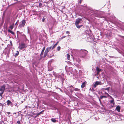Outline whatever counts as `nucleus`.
Masks as SVG:
<instances>
[{"label": "nucleus", "mask_w": 124, "mask_h": 124, "mask_svg": "<svg viewBox=\"0 0 124 124\" xmlns=\"http://www.w3.org/2000/svg\"><path fill=\"white\" fill-rule=\"evenodd\" d=\"M57 81L58 82H62L64 80V75L63 73H59L57 74L55 76Z\"/></svg>", "instance_id": "1"}, {"label": "nucleus", "mask_w": 124, "mask_h": 124, "mask_svg": "<svg viewBox=\"0 0 124 124\" xmlns=\"http://www.w3.org/2000/svg\"><path fill=\"white\" fill-rule=\"evenodd\" d=\"M80 54L85 56L88 53V51L85 50H81L80 51Z\"/></svg>", "instance_id": "2"}, {"label": "nucleus", "mask_w": 124, "mask_h": 124, "mask_svg": "<svg viewBox=\"0 0 124 124\" xmlns=\"http://www.w3.org/2000/svg\"><path fill=\"white\" fill-rule=\"evenodd\" d=\"M74 63L76 64L79 65L80 62V60L78 58H76V59L74 60Z\"/></svg>", "instance_id": "3"}, {"label": "nucleus", "mask_w": 124, "mask_h": 124, "mask_svg": "<svg viewBox=\"0 0 124 124\" xmlns=\"http://www.w3.org/2000/svg\"><path fill=\"white\" fill-rule=\"evenodd\" d=\"M95 84L93 85V87L95 88L96 86L98 85H101V82L96 81L95 82Z\"/></svg>", "instance_id": "4"}, {"label": "nucleus", "mask_w": 124, "mask_h": 124, "mask_svg": "<svg viewBox=\"0 0 124 124\" xmlns=\"http://www.w3.org/2000/svg\"><path fill=\"white\" fill-rule=\"evenodd\" d=\"M26 47V46L25 45V44L24 43H22L19 45L18 48L21 49H22L23 48H25Z\"/></svg>", "instance_id": "5"}, {"label": "nucleus", "mask_w": 124, "mask_h": 124, "mask_svg": "<svg viewBox=\"0 0 124 124\" xmlns=\"http://www.w3.org/2000/svg\"><path fill=\"white\" fill-rule=\"evenodd\" d=\"M6 86L5 85H3L1 86L0 88V91L1 92H4L5 90V89Z\"/></svg>", "instance_id": "6"}, {"label": "nucleus", "mask_w": 124, "mask_h": 124, "mask_svg": "<svg viewBox=\"0 0 124 124\" xmlns=\"http://www.w3.org/2000/svg\"><path fill=\"white\" fill-rule=\"evenodd\" d=\"M69 87L70 88V90L71 93H72L74 91V88L73 86L70 85H69Z\"/></svg>", "instance_id": "7"}, {"label": "nucleus", "mask_w": 124, "mask_h": 124, "mask_svg": "<svg viewBox=\"0 0 124 124\" xmlns=\"http://www.w3.org/2000/svg\"><path fill=\"white\" fill-rule=\"evenodd\" d=\"M25 20H23L22 22L19 25V26L20 27H24L25 24Z\"/></svg>", "instance_id": "8"}, {"label": "nucleus", "mask_w": 124, "mask_h": 124, "mask_svg": "<svg viewBox=\"0 0 124 124\" xmlns=\"http://www.w3.org/2000/svg\"><path fill=\"white\" fill-rule=\"evenodd\" d=\"M81 19L80 18H78L77 19L75 23V25L78 24L80 23Z\"/></svg>", "instance_id": "9"}, {"label": "nucleus", "mask_w": 124, "mask_h": 124, "mask_svg": "<svg viewBox=\"0 0 124 124\" xmlns=\"http://www.w3.org/2000/svg\"><path fill=\"white\" fill-rule=\"evenodd\" d=\"M52 46L47 47L46 49L45 52L46 53H48L50 51V49L51 48Z\"/></svg>", "instance_id": "10"}, {"label": "nucleus", "mask_w": 124, "mask_h": 124, "mask_svg": "<svg viewBox=\"0 0 124 124\" xmlns=\"http://www.w3.org/2000/svg\"><path fill=\"white\" fill-rule=\"evenodd\" d=\"M121 107L120 106H117L116 108V110L118 112H120V109Z\"/></svg>", "instance_id": "11"}, {"label": "nucleus", "mask_w": 124, "mask_h": 124, "mask_svg": "<svg viewBox=\"0 0 124 124\" xmlns=\"http://www.w3.org/2000/svg\"><path fill=\"white\" fill-rule=\"evenodd\" d=\"M96 70L97 72V74H99L100 71L102 70L101 69H100L98 67H97L96 68Z\"/></svg>", "instance_id": "12"}, {"label": "nucleus", "mask_w": 124, "mask_h": 124, "mask_svg": "<svg viewBox=\"0 0 124 124\" xmlns=\"http://www.w3.org/2000/svg\"><path fill=\"white\" fill-rule=\"evenodd\" d=\"M86 82H85L83 83L81 85V87L82 88H83L85 87V85L86 84Z\"/></svg>", "instance_id": "13"}, {"label": "nucleus", "mask_w": 124, "mask_h": 124, "mask_svg": "<svg viewBox=\"0 0 124 124\" xmlns=\"http://www.w3.org/2000/svg\"><path fill=\"white\" fill-rule=\"evenodd\" d=\"M7 105H8L9 106L10 105V104H11L12 102L11 101L9 100H8L7 102Z\"/></svg>", "instance_id": "14"}, {"label": "nucleus", "mask_w": 124, "mask_h": 124, "mask_svg": "<svg viewBox=\"0 0 124 124\" xmlns=\"http://www.w3.org/2000/svg\"><path fill=\"white\" fill-rule=\"evenodd\" d=\"M8 32L10 33L11 34H12L13 35H14L15 34L11 30L9 29H8Z\"/></svg>", "instance_id": "15"}, {"label": "nucleus", "mask_w": 124, "mask_h": 124, "mask_svg": "<svg viewBox=\"0 0 124 124\" xmlns=\"http://www.w3.org/2000/svg\"><path fill=\"white\" fill-rule=\"evenodd\" d=\"M51 121L54 123H55L56 121V120L55 118H52L51 119Z\"/></svg>", "instance_id": "16"}, {"label": "nucleus", "mask_w": 124, "mask_h": 124, "mask_svg": "<svg viewBox=\"0 0 124 124\" xmlns=\"http://www.w3.org/2000/svg\"><path fill=\"white\" fill-rule=\"evenodd\" d=\"M45 47H44L42 49V51L41 52V53L40 54V56H42V55L43 54V53L44 52L45 49Z\"/></svg>", "instance_id": "17"}, {"label": "nucleus", "mask_w": 124, "mask_h": 124, "mask_svg": "<svg viewBox=\"0 0 124 124\" xmlns=\"http://www.w3.org/2000/svg\"><path fill=\"white\" fill-rule=\"evenodd\" d=\"M110 102L111 104L113 103V104H114V99H112L110 101Z\"/></svg>", "instance_id": "18"}, {"label": "nucleus", "mask_w": 124, "mask_h": 124, "mask_svg": "<svg viewBox=\"0 0 124 124\" xmlns=\"http://www.w3.org/2000/svg\"><path fill=\"white\" fill-rule=\"evenodd\" d=\"M14 23H13L11 25H10L9 26V28L11 30H12L13 29L14 27Z\"/></svg>", "instance_id": "19"}, {"label": "nucleus", "mask_w": 124, "mask_h": 124, "mask_svg": "<svg viewBox=\"0 0 124 124\" xmlns=\"http://www.w3.org/2000/svg\"><path fill=\"white\" fill-rule=\"evenodd\" d=\"M76 26L77 28H78L79 29L81 28L82 26V25H79L78 24L76 25Z\"/></svg>", "instance_id": "20"}, {"label": "nucleus", "mask_w": 124, "mask_h": 124, "mask_svg": "<svg viewBox=\"0 0 124 124\" xmlns=\"http://www.w3.org/2000/svg\"><path fill=\"white\" fill-rule=\"evenodd\" d=\"M67 59L69 60H70V55L69 54H67Z\"/></svg>", "instance_id": "21"}, {"label": "nucleus", "mask_w": 124, "mask_h": 124, "mask_svg": "<svg viewBox=\"0 0 124 124\" xmlns=\"http://www.w3.org/2000/svg\"><path fill=\"white\" fill-rule=\"evenodd\" d=\"M19 53V52L18 51H17L16 53L15 54V56H17L18 55Z\"/></svg>", "instance_id": "22"}, {"label": "nucleus", "mask_w": 124, "mask_h": 124, "mask_svg": "<svg viewBox=\"0 0 124 124\" xmlns=\"http://www.w3.org/2000/svg\"><path fill=\"white\" fill-rule=\"evenodd\" d=\"M46 19V16H44L43 17V19H42V21L43 22H44L45 20Z\"/></svg>", "instance_id": "23"}, {"label": "nucleus", "mask_w": 124, "mask_h": 124, "mask_svg": "<svg viewBox=\"0 0 124 124\" xmlns=\"http://www.w3.org/2000/svg\"><path fill=\"white\" fill-rule=\"evenodd\" d=\"M30 28H29V27L27 28L28 33H30Z\"/></svg>", "instance_id": "24"}, {"label": "nucleus", "mask_w": 124, "mask_h": 124, "mask_svg": "<svg viewBox=\"0 0 124 124\" xmlns=\"http://www.w3.org/2000/svg\"><path fill=\"white\" fill-rule=\"evenodd\" d=\"M79 90V89L78 88H74V91H76L78 92Z\"/></svg>", "instance_id": "25"}, {"label": "nucleus", "mask_w": 124, "mask_h": 124, "mask_svg": "<svg viewBox=\"0 0 124 124\" xmlns=\"http://www.w3.org/2000/svg\"><path fill=\"white\" fill-rule=\"evenodd\" d=\"M107 97L105 96H101L100 97V98L101 99H102L103 98H106Z\"/></svg>", "instance_id": "26"}, {"label": "nucleus", "mask_w": 124, "mask_h": 124, "mask_svg": "<svg viewBox=\"0 0 124 124\" xmlns=\"http://www.w3.org/2000/svg\"><path fill=\"white\" fill-rule=\"evenodd\" d=\"M44 110L42 111H41L39 113H38V114H37V115L38 116V115H39L41 114L42 112H44Z\"/></svg>", "instance_id": "27"}, {"label": "nucleus", "mask_w": 124, "mask_h": 124, "mask_svg": "<svg viewBox=\"0 0 124 124\" xmlns=\"http://www.w3.org/2000/svg\"><path fill=\"white\" fill-rule=\"evenodd\" d=\"M47 54V53H46V52H45L44 56V57H46V56Z\"/></svg>", "instance_id": "28"}, {"label": "nucleus", "mask_w": 124, "mask_h": 124, "mask_svg": "<svg viewBox=\"0 0 124 124\" xmlns=\"http://www.w3.org/2000/svg\"><path fill=\"white\" fill-rule=\"evenodd\" d=\"M52 46L51 48L52 49H54L56 47V46L54 45L53 46Z\"/></svg>", "instance_id": "29"}, {"label": "nucleus", "mask_w": 124, "mask_h": 124, "mask_svg": "<svg viewBox=\"0 0 124 124\" xmlns=\"http://www.w3.org/2000/svg\"><path fill=\"white\" fill-rule=\"evenodd\" d=\"M4 92H1V93H0V96L1 97H2V94Z\"/></svg>", "instance_id": "30"}, {"label": "nucleus", "mask_w": 124, "mask_h": 124, "mask_svg": "<svg viewBox=\"0 0 124 124\" xmlns=\"http://www.w3.org/2000/svg\"><path fill=\"white\" fill-rule=\"evenodd\" d=\"M61 49V47L60 46H58L57 48V50L59 51Z\"/></svg>", "instance_id": "31"}, {"label": "nucleus", "mask_w": 124, "mask_h": 124, "mask_svg": "<svg viewBox=\"0 0 124 124\" xmlns=\"http://www.w3.org/2000/svg\"><path fill=\"white\" fill-rule=\"evenodd\" d=\"M103 89H105V90H108V91L109 90V88H103Z\"/></svg>", "instance_id": "32"}, {"label": "nucleus", "mask_w": 124, "mask_h": 124, "mask_svg": "<svg viewBox=\"0 0 124 124\" xmlns=\"http://www.w3.org/2000/svg\"><path fill=\"white\" fill-rule=\"evenodd\" d=\"M42 6V4L41 3H39V6L40 7H41Z\"/></svg>", "instance_id": "33"}, {"label": "nucleus", "mask_w": 124, "mask_h": 124, "mask_svg": "<svg viewBox=\"0 0 124 124\" xmlns=\"http://www.w3.org/2000/svg\"><path fill=\"white\" fill-rule=\"evenodd\" d=\"M17 123L18 124H21V123H20V122L19 121H18L17 122Z\"/></svg>", "instance_id": "34"}, {"label": "nucleus", "mask_w": 124, "mask_h": 124, "mask_svg": "<svg viewBox=\"0 0 124 124\" xmlns=\"http://www.w3.org/2000/svg\"><path fill=\"white\" fill-rule=\"evenodd\" d=\"M59 42L58 41L54 45L56 46L58 44Z\"/></svg>", "instance_id": "35"}, {"label": "nucleus", "mask_w": 124, "mask_h": 124, "mask_svg": "<svg viewBox=\"0 0 124 124\" xmlns=\"http://www.w3.org/2000/svg\"><path fill=\"white\" fill-rule=\"evenodd\" d=\"M109 97H110V98H111L112 99H114V98H112V97L111 96H110H110H109Z\"/></svg>", "instance_id": "36"}, {"label": "nucleus", "mask_w": 124, "mask_h": 124, "mask_svg": "<svg viewBox=\"0 0 124 124\" xmlns=\"http://www.w3.org/2000/svg\"><path fill=\"white\" fill-rule=\"evenodd\" d=\"M69 33V31H67L66 32V33L67 34L68 33Z\"/></svg>", "instance_id": "37"}, {"label": "nucleus", "mask_w": 124, "mask_h": 124, "mask_svg": "<svg viewBox=\"0 0 124 124\" xmlns=\"http://www.w3.org/2000/svg\"><path fill=\"white\" fill-rule=\"evenodd\" d=\"M105 94H106L107 95L108 94V93H107L106 92H105Z\"/></svg>", "instance_id": "38"}, {"label": "nucleus", "mask_w": 124, "mask_h": 124, "mask_svg": "<svg viewBox=\"0 0 124 124\" xmlns=\"http://www.w3.org/2000/svg\"><path fill=\"white\" fill-rule=\"evenodd\" d=\"M17 22H18V21H17V22L15 24V25H16L17 24Z\"/></svg>", "instance_id": "39"}, {"label": "nucleus", "mask_w": 124, "mask_h": 124, "mask_svg": "<svg viewBox=\"0 0 124 124\" xmlns=\"http://www.w3.org/2000/svg\"><path fill=\"white\" fill-rule=\"evenodd\" d=\"M107 95L109 97L110 96V95H109L108 94Z\"/></svg>", "instance_id": "40"}, {"label": "nucleus", "mask_w": 124, "mask_h": 124, "mask_svg": "<svg viewBox=\"0 0 124 124\" xmlns=\"http://www.w3.org/2000/svg\"><path fill=\"white\" fill-rule=\"evenodd\" d=\"M8 114H10V112H8Z\"/></svg>", "instance_id": "41"}, {"label": "nucleus", "mask_w": 124, "mask_h": 124, "mask_svg": "<svg viewBox=\"0 0 124 124\" xmlns=\"http://www.w3.org/2000/svg\"><path fill=\"white\" fill-rule=\"evenodd\" d=\"M16 114V113H14L13 114Z\"/></svg>", "instance_id": "42"}, {"label": "nucleus", "mask_w": 124, "mask_h": 124, "mask_svg": "<svg viewBox=\"0 0 124 124\" xmlns=\"http://www.w3.org/2000/svg\"><path fill=\"white\" fill-rule=\"evenodd\" d=\"M1 48V46H0V49Z\"/></svg>", "instance_id": "43"}, {"label": "nucleus", "mask_w": 124, "mask_h": 124, "mask_svg": "<svg viewBox=\"0 0 124 124\" xmlns=\"http://www.w3.org/2000/svg\"><path fill=\"white\" fill-rule=\"evenodd\" d=\"M64 37H63V38H64Z\"/></svg>", "instance_id": "44"}]
</instances>
